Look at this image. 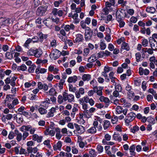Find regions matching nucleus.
<instances>
[{
	"mask_svg": "<svg viewBox=\"0 0 157 157\" xmlns=\"http://www.w3.org/2000/svg\"><path fill=\"white\" fill-rule=\"evenodd\" d=\"M55 131L56 133V136L58 140H60L63 136H65L67 135V129L66 128L61 129L59 128H56L55 129Z\"/></svg>",
	"mask_w": 157,
	"mask_h": 157,
	"instance_id": "nucleus-1",
	"label": "nucleus"
},
{
	"mask_svg": "<svg viewBox=\"0 0 157 157\" xmlns=\"http://www.w3.org/2000/svg\"><path fill=\"white\" fill-rule=\"evenodd\" d=\"M27 54L29 56H34L36 57L39 58L41 55L42 53L36 48H32L27 51Z\"/></svg>",
	"mask_w": 157,
	"mask_h": 157,
	"instance_id": "nucleus-2",
	"label": "nucleus"
},
{
	"mask_svg": "<svg viewBox=\"0 0 157 157\" xmlns=\"http://www.w3.org/2000/svg\"><path fill=\"white\" fill-rule=\"evenodd\" d=\"M136 114L133 112H130L126 116L125 119V123L126 125L128 126L130 122L132 121L135 118Z\"/></svg>",
	"mask_w": 157,
	"mask_h": 157,
	"instance_id": "nucleus-3",
	"label": "nucleus"
},
{
	"mask_svg": "<svg viewBox=\"0 0 157 157\" xmlns=\"http://www.w3.org/2000/svg\"><path fill=\"white\" fill-rule=\"evenodd\" d=\"M93 31L89 27H87L85 29V38L86 41L90 40L93 35Z\"/></svg>",
	"mask_w": 157,
	"mask_h": 157,
	"instance_id": "nucleus-4",
	"label": "nucleus"
},
{
	"mask_svg": "<svg viewBox=\"0 0 157 157\" xmlns=\"http://www.w3.org/2000/svg\"><path fill=\"white\" fill-rule=\"evenodd\" d=\"M64 101H68V102H71L74 101V96L71 94H68V93L64 92L63 93Z\"/></svg>",
	"mask_w": 157,
	"mask_h": 157,
	"instance_id": "nucleus-5",
	"label": "nucleus"
},
{
	"mask_svg": "<svg viewBox=\"0 0 157 157\" xmlns=\"http://www.w3.org/2000/svg\"><path fill=\"white\" fill-rule=\"evenodd\" d=\"M59 51L56 49H54L50 54V58L52 59L55 60L58 58L60 56Z\"/></svg>",
	"mask_w": 157,
	"mask_h": 157,
	"instance_id": "nucleus-6",
	"label": "nucleus"
},
{
	"mask_svg": "<svg viewBox=\"0 0 157 157\" xmlns=\"http://www.w3.org/2000/svg\"><path fill=\"white\" fill-rule=\"evenodd\" d=\"M116 110L118 114H120L122 113L124 115H126L127 113L128 109L126 108L123 109L122 107L118 106L116 108Z\"/></svg>",
	"mask_w": 157,
	"mask_h": 157,
	"instance_id": "nucleus-7",
	"label": "nucleus"
},
{
	"mask_svg": "<svg viewBox=\"0 0 157 157\" xmlns=\"http://www.w3.org/2000/svg\"><path fill=\"white\" fill-rule=\"evenodd\" d=\"M46 11V9L44 7L40 6L37 8L36 11V14L38 16H42L44 14Z\"/></svg>",
	"mask_w": 157,
	"mask_h": 157,
	"instance_id": "nucleus-8",
	"label": "nucleus"
},
{
	"mask_svg": "<svg viewBox=\"0 0 157 157\" xmlns=\"http://www.w3.org/2000/svg\"><path fill=\"white\" fill-rule=\"evenodd\" d=\"M151 47L155 50H157V41L155 39H151L149 40Z\"/></svg>",
	"mask_w": 157,
	"mask_h": 157,
	"instance_id": "nucleus-9",
	"label": "nucleus"
},
{
	"mask_svg": "<svg viewBox=\"0 0 157 157\" xmlns=\"http://www.w3.org/2000/svg\"><path fill=\"white\" fill-rule=\"evenodd\" d=\"M38 88L40 89H43L44 91H47L48 90L47 85L45 83L43 84L41 82H38L37 84Z\"/></svg>",
	"mask_w": 157,
	"mask_h": 157,
	"instance_id": "nucleus-10",
	"label": "nucleus"
},
{
	"mask_svg": "<svg viewBox=\"0 0 157 157\" xmlns=\"http://www.w3.org/2000/svg\"><path fill=\"white\" fill-rule=\"evenodd\" d=\"M84 99L85 103H89L91 106L94 105L95 101L92 98H89L88 96H86L84 97Z\"/></svg>",
	"mask_w": 157,
	"mask_h": 157,
	"instance_id": "nucleus-11",
	"label": "nucleus"
},
{
	"mask_svg": "<svg viewBox=\"0 0 157 157\" xmlns=\"http://www.w3.org/2000/svg\"><path fill=\"white\" fill-rule=\"evenodd\" d=\"M32 140L34 141H36L38 143H40L41 142L43 136H39L37 134H35L32 136Z\"/></svg>",
	"mask_w": 157,
	"mask_h": 157,
	"instance_id": "nucleus-12",
	"label": "nucleus"
},
{
	"mask_svg": "<svg viewBox=\"0 0 157 157\" xmlns=\"http://www.w3.org/2000/svg\"><path fill=\"white\" fill-rule=\"evenodd\" d=\"M75 127L76 128V130L78 133L82 134L85 131L84 127L82 125H79L77 124H74Z\"/></svg>",
	"mask_w": 157,
	"mask_h": 157,
	"instance_id": "nucleus-13",
	"label": "nucleus"
},
{
	"mask_svg": "<svg viewBox=\"0 0 157 157\" xmlns=\"http://www.w3.org/2000/svg\"><path fill=\"white\" fill-rule=\"evenodd\" d=\"M83 40V36L80 34H78L75 36V38L74 40V43H79L82 41Z\"/></svg>",
	"mask_w": 157,
	"mask_h": 157,
	"instance_id": "nucleus-14",
	"label": "nucleus"
},
{
	"mask_svg": "<svg viewBox=\"0 0 157 157\" xmlns=\"http://www.w3.org/2000/svg\"><path fill=\"white\" fill-rule=\"evenodd\" d=\"M85 93L84 89L83 88H80L78 90H77L75 93L76 98H78L81 97L80 94L83 95Z\"/></svg>",
	"mask_w": 157,
	"mask_h": 157,
	"instance_id": "nucleus-15",
	"label": "nucleus"
},
{
	"mask_svg": "<svg viewBox=\"0 0 157 157\" xmlns=\"http://www.w3.org/2000/svg\"><path fill=\"white\" fill-rule=\"evenodd\" d=\"M58 108L57 106L55 108H52L47 114L48 117H53L54 115V113L56 112V110H58Z\"/></svg>",
	"mask_w": 157,
	"mask_h": 157,
	"instance_id": "nucleus-16",
	"label": "nucleus"
},
{
	"mask_svg": "<svg viewBox=\"0 0 157 157\" xmlns=\"http://www.w3.org/2000/svg\"><path fill=\"white\" fill-rule=\"evenodd\" d=\"M10 19L9 18L5 17L0 18V25L1 26L8 24L10 23Z\"/></svg>",
	"mask_w": 157,
	"mask_h": 157,
	"instance_id": "nucleus-17",
	"label": "nucleus"
},
{
	"mask_svg": "<svg viewBox=\"0 0 157 157\" xmlns=\"http://www.w3.org/2000/svg\"><path fill=\"white\" fill-rule=\"evenodd\" d=\"M93 125L96 128H97L98 130L100 132L102 131V125L101 124H99L97 121H94L93 123Z\"/></svg>",
	"mask_w": 157,
	"mask_h": 157,
	"instance_id": "nucleus-18",
	"label": "nucleus"
},
{
	"mask_svg": "<svg viewBox=\"0 0 157 157\" xmlns=\"http://www.w3.org/2000/svg\"><path fill=\"white\" fill-rule=\"evenodd\" d=\"M48 70L51 72H53L54 74H56L58 73L59 70L58 68L55 67L52 65H50L48 67Z\"/></svg>",
	"mask_w": 157,
	"mask_h": 157,
	"instance_id": "nucleus-19",
	"label": "nucleus"
},
{
	"mask_svg": "<svg viewBox=\"0 0 157 157\" xmlns=\"http://www.w3.org/2000/svg\"><path fill=\"white\" fill-rule=\"evenodd\" d=\"M139 73L141 75L143 74L145 75H147L149 73V71L147 69L144 70L142 67H140L139 68Z\"/></svg>",
	"mask_w": 157,
	"mask_h": 157,
	"instance_id": "nucleus-20",
	"label": "nucleus"
},
{
	"mask_svg": "<svg viewBox=\"0 0 157 157\" xmlns=\"http://www.w3.org/2000/svg\"><path fill=\"white\" fill-rule=\"evenodd\" d=\"M27 151L29 152V153H33L34 154L36 153L38 151V149L37 147L32 148L31 147H28L27 148Z\"/></svg>",
	"mask_w": 157,
	"mask_h": 157,
	"instance_id": "nucleus-21",
	"label": "nucleus"
},
{
	"mask_svg": "<svg viewBox=\"0 0 157 157\" xmlns=\"http://www.w3.org/2000/svg\"><path fill=\"white\" fill-rule=\"evenodd\" d=\"M103 87L102 86L97 87V88H95V93L97 94L99 96H102V90Z\"/></svg>",
	"mask_w": 157,
	"mask_h": 157,
	"instance_id": "nucleus-22",
	"label": "nucleus"
},
{
	"mask_svg": "<svg viewBox=\"0 0 157 157\" xmlns=\"http://www.w3.org/2000/svg\"><path fill=\"white\" fill-rule=\"evenodd\" d=\"M78 77L76 75L70 77L67 79V82L69 83H75L78 80Z\"/></svg>",
	"mask_w": 157,
	"mask_h": 157,
	"instance_id": "nucleus-23",
	"label": "nucleus"
},
{
	"mask_svg": "<svg viewBox=\"0 0 157 157\" xmlns=\"http://www.w3.org/2000/svg\"><path fill=\"white\" fill-rule=\"evenodd\" d=\"M75 28V25L73 24H71L70 25H66L64 27L65 30L67 32L69 31L70 30H74Z\"/></svg>",
	"mask_w": 157,
	"mask_h": 157,
	"instance_id": "nucleus-24",
	"label": "nucleus"
},
{
	"mask_svg": "<svg viewBox=\"0 0 157 157\" xmlns=\"http://www.w3.org/2000/svg\"><path fill=\"white\" fill-rule=\"evenodd\" d=\"M111 124L109 121L105 120L103 121V125L104 129L105 130L108 129L110 126Z\"/></svg>",
	"mask_w": 157,
	"mask_h": 157,
	"instance_id": "nucleus-25",
	"label": "nucleus"
},
{
	"mask_svg": "<svg viewBox=\"0 0 157 157\" xmlns=\"http://www.w3.org/2000/svg\"><path fill=\"white\" fill-rule=\"evenodd\" d=\"M136 148V146L134 144L132 145L129 148V150L130 155H131L135 156L136 155V153L135 151Z\"/></svg>",
	"mask_w": 157,
	"mask_h": 157,
	"instance_id": "nucleus-26",
	"label": "nucleus"
},
{
	"mask_svg": "<svg viewBox=\"0 0 157 157\" xmlns=\"http://www.w3.org/2000/svg\"><path fill=\"white\" fill-rule=\"evenodd\" d=\"M62 146V142L61 141H59L56 144H55L54 145V149L55 151L57 150H59V151H60L61 148Z\"/></svg>",
	"mask_w": 157,
	"mask_h": 157,
	"instance_id": "nucleus-27",
	"label": "nucleus"
},
{
	"mask_svg": "<svg viewBox=\"0 0 157 157\" xmlns=\"http://www.w3.org/2000/svg\"><path fill=\"white\" fill-rule=\"evenodd\" d=\"M47 108L45 107L44 108V107H43L42 105L38 109V111L39 113L41 115H43L46 114L47 113V111L46 110Z\"/></svg>",
	"mask_w": 157,
	"mask_h": 157,
	"instance_id": "nucleus-28",
	"label": "nucleus"
},
{
	"mask_svg": "<svg viewBox=\"0 0 157 157\" xmlns=\"http://www.w3.org/2000/svg\"><path fill=\"white\" fill-rule=\"evenodd\" d=\"M122 49H124L127 51H128L130 50L128 44L125 42L122 43L121 44V51H122Z\"/></svg>",
	"mask_w": 157,
	"mask_h": 157,
	"instance_id": "nucleus-29",
	"label": "nucleus"
},
{
	"mask_svg": "<svg viewBox=\"0 0 157 157\" xmlns=\"http://www.w3.org/2000/svg\"><path fill=\"white\" fill-rule=\"evenodd\" d=\"M91 78V75L88 74H84L82 76V79L84 81H88Z\"/></svg>",
	"mask_w": 157,
	"mask_h": 157,
	"instance_id": "nucleus-30",
	"label": "nucleus"
},
{
	"mask_svg": "<svg viewBox=\"0 0 157 157\" xmlns=\"http://www.w3.org/2000/svg\"><path fill=\"white\" fill-rule=\"evenodd\" d=\"M99 99L101 102H104L106 104L109 103L110 102L109 99L108 98L103 96H100Z\"/></svg>",
	"mask_w": 157,
	"mask_h": 157,
	"instance_id": "nucleus-31",
	"label": "nucleus"
},
{
	"mask_svg": "<svg viewBox=\"0 0 157 157\" xmlns=\"http://www.w3.org/2000/svg\"><path fill=\"white\" fill-rule=\"evenodd\" d=\"M89 154L90 157H95L97 155V152L93 149H89Z\"/></svg>",
	"mask_w": 157,
	"mask_h": 157,
	"instance_id": "nucleus-32",
	"label": "nucleus"
},
{
	"mask_svg": "<svg viewBox=\"0 0 157 157\" xmlns=\"http://www.w3.org/2000/svg\"><path fill=\"white\" fill-rule=\"evenodd\" d=\"M48 95L53 96L56 95V92L54 87H52L48 92H46Z\"/></svg>",
	"mask_w": 157,
	"mask_h": 157,
	"instance_id": "nucleus-33",
	"label": "nucleus"
},
{
	"mask_svg": "<svg viewBox=\"0 0 157 157\" xmlns=\"http://www.w3.org/2000/svg\"><path fill=\"white\" fill-rule=\"evenodd\" d=\"M119 23V27L120 28L124 27L125 25V22L124 21L123 19L118 18L117 20Z\"/></svg>",
	"mask_w": 157,
	"mask_h": 157,
	"instance_id": "nucleus-34",
	"label": "nucleus"
},
{
	"mask_svg": "<svg viewBox=\"0 0 157 157\" xmlns=\"http://www.w3.org/2000/svg\"><path fill=\"white\" fill-rule=\"evenodd\" d=\"M113 137L114 140L116 141H118L119 142L121 141L122 138L118 134L114 133L113 135Z\"/></svg>",
	"mask_w": 157,
	"mask_h": 157,
	"instance_id": "nucleus-35",
	"label": "nucleus"
},
{
	"mask_svg": "<svg viewBox=\"0 0 157 157\" xmlns=\"http://www.w3.org/2000/svg\"><path fill=\"white\" fill-rule=\"evenodd\" d=\"M87 132L89 133L94 134L97 132V129L93 126L88 129Z\"/></svg>",
	"mask_w": 157,
	"mask_h": 157,
	"instance_id": "nucleus-36",
	"label": "nucleus"
},
{
	"mask_svg": "<svg viewBox=\"0 0 157 157\" xmlns=\"http://www.w3.org/2000/svg\"><path fill=\"white\" fill-rule=\"evenodd\" d=\"M146 10L147 12L148 13H154L155 11V8L153 7H148L146 8Z\"/></svg>",
	"mask_w": 157,
	"mask_h": 157,
	"instance_id": "nucleus-37",
	"label": "nucleus"
},
{
	"mask_svg": "<svg viewBox=\"0 0 157 157\" xmlns=\"http://www.w3.org/2000/svg\"><path fill=\"white\" fill-rule=\"evenodd\" d=\"M97 60L96 56L94 55H92L88 59V62L91 63L94 62Z\"/></svg>",
	"mask_w": 157,
	"mask_h": 157,
	"instance_id": "nucleus-38",
	"label": "nucleus"
},
{
	"mask_svg": "<svg viewBox=\"0 0 157 157\" xmlns=\"http://www.w3.org/2000/svg\"><path fill=\"white\" fill-rule=\"evenodd\" d=\"M147 121L150 124H154L155 123V119L151 117H147Z\"/></svg>",
	"mask_w": 157,
	"mask_h": 157,
	"instance_id": "nucleus-39",
	"label": "nucleus"
},
{
	"mask_svg": "<svg viewBox=\"0 0 157 157\" xmlns=\"http://www.w3.org/2000/svg\"><path fill=\"white\" fill-rule=\"evenodd\" d=\"M36 67V65L34 64H33L29 67L28 69V72L30 73H33Z\"/></svg>",
	"mask_w": 157,
	"mask_h": 157,
	"instance_id": "nucleus-40",
	"label": "nucleus"
},
{
	"mask_svg": "<svg viewBox=\"0 0 157 157\" xmlns=\"http://www.w3.org/2000/svg\"><path fill=\"white\" fill-rule=\"evenodd\" d=\"M141 41L142 45L144 47H145L148 45V41L147 40L145 39H142Z\"/></svg>",
	"mask_w": 157,
	"mask_h": 157,
	"instance_id": "nucleus-41",
	"label": "nucleus"
},
{
	"mask_svg": "<svg viewBox=\"0 0 157 157\" xmlns=\"http://www.w3.org/2000/svg\"><path fill=\"white\" fill-rule=\"evenodd\" d=\"M17 69L19 70L25 71L27 70V67L25 64H22L21 66L18 67Z\"/></svg>",
	"mask_w": 157,
	"mask_h": 157,
	"instance_id": "nucleus-42",
	"label": "nucleus"
},
{
	"mask_svg": "<svg viewBox=\"0 0 157 157\" xmlns=\"http://www.w3.org/2000/svg\"><path fill=\"white\" fill-rule=\"evenodd\" d=\"M118 118L117 116H113L112 117L111 122L112 124H116L117 122Z\"/></svg>",
	"mask_w": 157,
	"mask_h": 157,
	"instance_id": "nucleus-43",
	"label": "nucleus"
},
{
	"mask_svg": "<svg viewBox=\"0 0 157 157\" xmlns=\"http://www.w3.org/2000/svg\"><path fill=\"white\" fill-rule=\"evenodd\" d=\"M19 154H24L26 156H29V152H26L25 150L22 147L20 150Z\"/></svg>",
	"mask_w": 157,
	"mask_h": 157,
	"instance_id": "nucleus-44",
	"label": "nucleus"
},
{
	"mask_svg": "<svg viewBox=\"0 0 157 157\" xmlns=\"http://www.w3.org/2000/svg\"><path fill=\"white\" fill-rule=\"evenodd\" d=\"M69 90L73 92H76V87H74L72 84H69L68 85Z\"/></svg>",
	"mask_w": 157,
	"mask_h": 157,
	"instance_id": "nucleus-45",
	"label": "nucleus"
},
{
	"mask_svg": "<svg viewBox=\"0 0 157 157\" xmlns=\"http://www.w3.org/2000/svg\"><path fill=\"white\" fill-rule=\"evenodd\" d=\"M111 53L110 52L106 50L105 51V52L104 51H101L98 53V54L100 56L101 55V54H102L103 55H105L106 56H109L110 55Z\"/></svg>",
	"mask_w": 157,
	"mask_h": 157,
	"instance_id": "nucleus-46",
	"label": "nucleus"
},
{
	"mask_svg": "<svg viewBox=\"0 0 157 157\" xmlns=\"http://www.w3.org/2000/svg\"><path fill=\"white\" fill-rule=\"evenodd\" d=\"M121 13H122L123 12H122L120 10H117V11L116 13V20H117V19L118 18V17L120 19H122V17L121 15Z\"/></svg>",
	"mask_w": 157,
	"mask_h": 157,
	"instance_id": "nucleus-47",
	"label": "nucleus"
},
{
	"mask_svg": "<svg viewBox=\"0 0 157 157\" xmlns=\"http://www.w3.org/2000/svg\"><path fill=\"white\" fill-rule=\"evenodd\" d=\"M17 78L15 77H13L10 79V85L13 86H14L16 85L15 81Z\"/></svg>",
	"mask_w": 157,
	"mask_h": 157,
	"instance_id": "nucleus-48",
	"label": "nucleus"
},
{
	"mask_svg": "<svg viewBox=\"0 0 157 157\" xmlns=\"http://www.w3.org/2000/svg\"><path fill=\"white\" fill-rule=\"evenodd\" d=\"M6 57L7 59H11L13 58V55L10 52H7L5 54Z\"/></svg>",
	"mask_w": 157,
	"mask_h": 157,
	"instance_id": "nucleus-49",
	"label": "nucleus"
},
{
	"mask_svg": "<svg viewBox=\"0 0 157 157\" xmlns=\"http://www.w3.org/2000/svg\"><path fill=\"white\" fill-rule=\"evenodd\" d=\"M114 85L115 86V89L116 90H117V91H118L120 92L121 91L122 88L121 85L120 84H116V83H115V84Z\"/></svg>",
	"mask_w": 157,
	"mask_h": 157,
	"instance_id": "nucleus-50",
	"label": "nucleus"
},
{
	"mask_svg": "<svg viewBox=\"0 0 157 157\" xmlns=\"http://www.w3.org/2000/svg\"><path fill=\"white\" fill-rule=\"evenodd\" d=\"M65 81L63 79H61L59 83L58 86L60 89H62L63 87V85Z\"/></svg>",
	"mask_w": 157,
	"mask_h": 157,
	"instance_id": "nucleus-51",
	"label": "nucleus"
},
{
	"mask_svg": "<svg viewBox=\"0 0 157 157\" xmlns=\"http://www.w3.org/2000/svg\"><path fill=\"white\" fill-rule=\"evenodd\" d=\"M139 129V127L137 126H135L133 127V128L130 130L131 132L135 133L136 132L138 131Z\"/></svg>",
	"mask_w": 157,
	"mask_h": 157,
	"instance_id": "nucleus-52",
	"label": "nucleus"
},
{
	"mask_svg": "<svg viewBox=\"0 0 157 157\" xmlns=\"http://www.w3.org/2000/svg\"><path fill=\"white\" fill-rule=\"evenodd\" d=\"M136 62H138L140 60L141 55L140 52H137L135 55Z\"/></svg>",
	"mask_w": 157,
	"mask_h": 157,
	"instance_id": "nucleus-53",
	"label": "nucleus"
},
{
	"mask_svg": "<svg viewBox=\"0 0 157 157\" xmlns=\"http://www.w3.org/2000/svg\"><path fill=\"white\" fill-rule=\"evenodd\" d=\"M64 101L63 96H62L59 95L58 97V101L59 104H61L63 102V101Z\"/></svg>",
	"mask_w": 157,
	"mask_h": 157,
	"instance_id": "nucleus-54",
	"label": "nucleus"
},
{
	"mask_svg": "<svg viewBox=\"0 0 157 157\" xmlns=\"http://www.w3.org/2000/svg\"><path fill=\"white\" fill-rule=\"evenodd\" d=\"M100 46L101 49V50H104L106 47V44L103 41H101L100 43Z\"/></svg>",
	"mask_w": 157,
	"mask_h": 157,
	"instance_id": "nucleus-55",
	"label": "nucleus"
},
{
	"mask_svg": "<svg viewBox=\"0 0 157 157\" xmlns=\"http://www.w3.org/2000/svg\"><path fill=\"white\" fill-rule=\"evenodd\" d=\"M17 135V140L18 141H20L22 138V134L17 132V133L16 134Z\"/></svg>",
	"mask_w": 157,
	"mask_h": 157,
	"instance_id": "nucleus-56",
	"label": "nucleus"
},
{
	"mask_svg": "<svg viewBox=\"0 0 157 157\" xmlns=\"http://www.w3.org/2000/svg\"><path fill=\"white\" fill-rule=\"evenodd\" d=\"M90 84L93 86V89L95 90V88H97V83L96 81L95 82V81L94 80H93L90 82Z\"/></svg>",
	"mask_w": 157,
	"mask_h": 157,
	"instance_id": "nucleus-57",
	"label": "nucleus"
},
{
	"mask_svg": "<svg viewBox=\"0 0 157 157\" xmlns=\"http://www.w3.org/2000/svg\"><path fill=\"white\" fill-rule=\"evenodd\" d=\"M39 41L41 43L43 42L44 39L43 36V34L41 33H40L39 34Z\"/></svg>",
	"mask_w": 157,
	"mask_h": 157,
	"instance_id": "nucleus-58",
	"label": "nucleus"
},
{
	"mask_svg": "<svg viewBox=\"0 0 157 157\" xmlns=\"http://www.w3.org/2000/svg\"><path fill=\"white\" fill-rule=\"evenodd\" d=\"M5 75V70L3 69L0 70V77L1 79H3Z\"/></svg>",
	"mask_w": 157,
	"mask_h": 157,
	"instance_id": "nucleus-59",
	"label": "nucleus"
},
{
	"mask_svg": "<svg viewBox=\"0 0 157 157\" xmlns=\"http://www.w3.org/2000/svg\"><path fill=\"white\" fill-rule=\"evenodd\" d=\"M97 151L99 153H101L103 151V147L101 145H98L97 146Z\"/></svg>",
	"mask_w": 157,
	"mask_h": 157,
	"instance_id": "nucleus-60",
	"label": "nucleus"
},
{
	"mask_svg": "<svg viewBox=\"0 0 157 157\" xmlns=\"http://www.w3.org/2000/svg\"><path fill=\"white\" fill-rule=\"evenodd\" d=\"M78 109L75 107H74L72 109V113H71V116H74L75 114V113L78 111Z\"/></svg>",
	"mask_w": 157,
	"mask_h": 157,
	"instance_id": "nucleus-61",
	"label": "nucleus"
},
{
	"mask_svg": "<svg viewBox=\"0 0 157 157\" xmlns=\"http://www.w3.org/2000/svg\"><path fill=\"white\" fill-rule=\"evenodd\" d=\"M31 39L29 38L25 42V43L24 44V46L25 47H27L29 46V44H30V43L32 41Z\"/></svg>",
	"mask_w": 157,
	"mask_h": 157,
	"instance_id": "nucleus-62",
	"label": "nucleus"
},
{
	"mask_svg": "<svg viewBox=\"0 0 157 157\" xmlns=\"http://www.w3.org/2000/svg\"><path fill=\"white\" fill-rule=\"evenodd\" d=\"M29 132L26 131L24 132L23 135L22 136L23 140H25L26 138L29 136Z\"/></svg>",
	"mask_w": 157,
	"mask_h": 157,
	"instance_id": "nucleus-63",
	"label": "nucleus"
},
{
	"mask_svg": "<svg viewBox=\"0 0 157 157\" xmlns=\"http://www.w3.org/2000/svg\"><path fill=\"white\" fill-rule=\"evenodd\" d=\"M79 143V146L81 148H83L84 147H85V145L87 144V143L86 142V143H84L83 141H79L78 142Z\"/></svg>",
	"mask_w": 157,
	"mask_h": 157,
	"instance_id": "nucleus-64",
	"label": "nucleus"
}]
</instances>
